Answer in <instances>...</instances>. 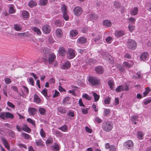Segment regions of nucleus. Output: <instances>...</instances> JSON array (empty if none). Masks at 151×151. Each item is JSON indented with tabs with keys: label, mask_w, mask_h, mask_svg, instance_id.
I'll list each match as a JSON object with an SVG mask.
<instances>
[{
	"label": "nucleus",
	"mask_w": 151,
	"mask_h": 151,
	"mask_svg": "<svg viewBox=\"0 0 151 151\" xmlns=\"http://www.w3.org/2000/svg\"><path fill=\"white\" fill-rule=\"evenodd\" d=\"M52 147L53 149L56 151L58 150H59V146L56 144H55L54 145L52 146Z\"/></svg>",
	"instance_id": "774afa93"
},
{
	"label": "nucleus",
	"mask_w": 151,
	"mask_h": 151,
	"mask_svg": "<svg viewBox=\"0 0 151 151\" xmlns=\"http://www.w3.org/2000/svg\"><path fill=\"white\" fill-rule=\"evenodd\" d=\"M92 36L93 37H95V38L93 39V40L94 41H96L100 40L101 38V34L100 32L98 31L94 32L92 34Z\"/></svg>",
	"instance_id": "423d86ee"
},
{
	"label": "nucleus",
	"mask_w": 151,
	"mask_h": 151,
	"mask_svg": "<svg viewBox=\"0 0 151 151\" xmlns=\"http://www.w3.org/2000/svg\"><path fill=\"white\" fill-rule=\"evenodd\" d=\"M111 99V98L109 96L106 97L104 101V104H109L110 102Z\"/></svg>",
	"instance_id": "e433bc0d"
},
{
	"label": "nucleus",
	"mask_w": 151,
	"mask_h": 151,
	"mask_svg": "<svg viewBox=\"0 0 151 151\" xmlns=\"http://www.w3.org/2000/svg\"><path fill=\"white\" fill-rule=\"evenodd\" d=\"M2 140L5 147L9 145L7 140L5 139L4 138H2Z\"/></svg>",
	"instance_id": "69168bd1"
},
{
	"label": "nucleus",
	"mask_w": 151,
	"mask_h": 151,
	"mask_svg": "<svg viewBox=\"0 0 151 151\" xmlns=\"http://www.w3.org/2000/svg\"><path fill=\"white\" fill-rule=\"evenodd\" d=\"M145 91L143 92V96H145L150 91V89L149 87L146 88L145 89Z\"/></svg>",
	"instance_id": "de8ad7c7"
},
{
	"label": "nucleus",
	"mask_w": 151,
	"mask_h": 151,
	"mask_svg": "<svg viewBox=\"0 0 151 151\" xmlns=\"http://www.w3.org/2000/svg\"><path fill=\"white\" fill-rule=\"evenodd\" d=\"M56 35L57 37H61L63 36V33L62 30L59 29H57L56 30Z\"/></svg>",
	"instance_id": "412c9836"
},
{
	"label": "nucleus",
	"mask_w": 151,
	"mask_h": 151,
	"mask_svg": "<svg viewBox=\"0 0 151 151\" xmlns=\"http://www.w3.org/2000/svg\"><path fill=\"white\" fill-rule=\"evenodd\" d=\"M22 87L23 88L24 93L26 94H28L29 91L27 87L24 86H23Z\"/></svg>",
	"instance_id": "a18cd8bd"
},
{
	"label": "nucleus",
	"mask_w": 151,
	"mask_h": 151,
	"mask_svg": "<svg viewBox=\"0 0 151 151\" xmlns=\"http://www.w3.org/2000/svg\"><path fill=\"white\" fill-rule=\"evenodd\" d=\"M132 64L130 65L129 63H128L127 62H124L123 63V66H125L128 67V68L131 67L132 66Z\"/></svg>",
	"instance_id": "0e129e2a"
},
{
	"label": "nucleus",
	"mask_w": 151,
	"mask_h": 151,
	"mask_svg": "<svg viewBox=\"0 0 151 151\" xmlns=\"http://www.w3.org/2000/svg\"><path fill=\"white\" fill-rule=\"evenodd\" d=\"M9 12L10 14H14L15 13V11L14 9L13 5H10V7L9 9Z\"/></svg>",
	"instance_id": "c9c22d12"
},
{
	"label": "nucleus",
	"mask_w": 151,
	"mask_h": 151,
	"mask_svg": "<svg viewBox=\"0 0 151 151\" xmlns=\"http://www.w3.org/2000/svg\"><path fill=\"white\" fill-rule=\"evenodd\" d=\"M22 135L23 137L26 139H29L30 138V136L26 133H22Z\"/></svg>",
	"instance_id": "8fccbe9b"
},
{
	"label": "nucleus",
	"mask_w": 151,
	"mask_h": 151,
	"mask_svg": "<svg viewBox=\"0 0 151 151\" xmlns=\"http://www.w3.org/2000/svg\"><path fill=\"white\" fill-rule=\"evenodd\" d=\"M138 8L137 7H135L131 11L130 14L132 16L136 15L138 13Z\"/></svg>",
	"instance_id": "aec40b11"
},
{
	"label": "nucleus",
	"mask_w": 151,
	"mask_h": 151,
	"mask_svg": "<svg viewBox=\"0 0 151 151\" xmlns=\"http://www.w3.org/2000/svg\"><path fill=\"white\" fill-rule=\"evenodd\" d=\"M143 134L141 131H138L137 132L138 138L140 139H142L143 138Z\"/></svg>",
	"instance_id": "6e6d98bb"
},
{
	"label": "nucleus",
	"mask_w": 151,
	"mask_h": 151,
	"mask_svg": "<svg viewBox=\"0 0 151 151\" xmlns=\"http://www.w3.org/2000/svg\"><path fill=\"white\" fill-rule=\"evenodd\" d=\"M95 62L96 60H95L91 58L88 60V63L91 65H93L94 63Z\"/></svg>",
	"instance_id": "603ef678"
},
{
	"label": "nucleus",
	"mask_w": 151,
	"mask_h": 151,
	"mask_svg": "<svg viewBox=\"0 0 151 151\" xmlns=\"http://www.w3.org/2000/svg\"><path fill=\"white\" fill-rule=\"evenodd\" d=\"M94 122H96L98 123H101L102 122V120L99 119L98 116H96L94 120Z\"/></svg>",
	"instance_id": "680f3d73"
},
{
	"label": "nucleus",
	"mask_w": 151,
	"mask_h": 151,
	"mask_svg": "<svg viewBox=\"0 0 151 151\" xmlns=\"http://www.w3.org/2000/svg\"><path fill=\"white\" fill-rule=\"evenodd\" d=\"M27 81L29 84L33 86L34 85V80L33 78L32 77L28 78Z\"/></svg>",
	"instance_id": "ea45409f"
},
{
	"label": "nucleus",
	"mask_w": 151,
	"mask_h": 151,
	"mask_svg": "<svg viewBox=\"0 0 151 151\" xmlns=\"http://www.w3.org/2000/svg\"><path fill=\"white\" fill-rule=\"evenodd\" d=\"M34 101L35 103L38 104L41 102V100L40 98L36 94H35L34 96Z\"/></svg>",
	"instance_id": "bb28decb"
},
{
	"label": "nucleus",
	"mask_w": 151,
	"mask_h": 151,
	"mask_svg": "<svg viewBox=\"0 0 151 151\" xmlns=\"http://www.w3.org/2000/svg\"><path fill=\"white\" fill-rule=\"evenodd\" d=\"M101 55H102L104 58L105 59L110 61V63L112 64L113 61L112 60V58L110 56L108 53L107 52H102L101 53Z\"/></svg>",
	"instance_id": "0eeeda50"
},
{
	"label": "nucleus",
	"mask_w": 151,
	"mask_h": 151,
	"mask_svg": "<svg viewBox=\"0 0 151 151\" xmlns=\"http://www.w3.org/2000/svg\"><path fill=\"white\" fill-rule=\"evenodd\" d=\"M47 0H40V4L41 5L45 6L47 4Z\"/></svg>",
	"instance_id": "a19ab883"
},
{
	"label": "nucleus",
	"mask_w": 151,
	"mask_h": 151,
	"mask_svg": "<svg viewBox=\"0 0 151 151\" xmlns=\"http://www.w3.org/2000/svg\"><path fill=\"white\" fill-rule=\"evenodd\" d=\"M35 143L37 146H43V142L41 139L35 140Z\"/></svg>",
	"instance_id": "cd10ccee"
},
{
	"label": "nucleus",
	"mask_w": 151,
	"mask_h": 151,
	"mask_svg": "<svg viewBox=\"0 0 151 151\" xmlns=\"http://www.w3.org/2000/svg\"><path fill=\"white\" fill-rule=\"evenodd\" d=\"M102 24L104 26L109 27L111 26L112 23L109 20H105L103 21Z\"/></svg>",
	"instance_id": "f8f14e48"
},
{
	"label": "nucleus",
	"mask_w": 151,
	"mask_h": 151,
	"mask_svg": "<svg viewBox=\"0 0 151 151\" xmlns=\"http://www.w3.org/2000/svg\"><path fill=\"white\" fill-rule=\"evenodd\" d=\"M55 24L58 27H60L61 25V21L60 20H58L55 21Z\"/></svg>",
	"instance_id": "09e8293b"
},
{
	"label": "nucleus",
	"mask_w": 151,
	"mask_h": 151,
	"mask_svg": "<svg viewBox=\"0 0 151 151\" xmlns=\"http://www.w3.org/2000/svg\"><path fill=\"white\" fill-rule=\"evenodd\" d=\"M68 53L67 54V57L68 59L73 58L75 56L74 50L73 49L69 48L68 50Z\"/></svg>",
	"instance_id": "39448f33"
},
{
	"label": "nucleus",
	"mask_w": 151,
	"mask_h": 151,
	"mask_svg": "<svg viewBox=\"0 0 151 151\" xmlns=\"http://www.w3.org/2000/svg\"><path fill=\"white\" fill-rule=\"evenodd\" d=\"M124 145L126 148L131 149L134 146V143L131 140H128L124 143Z\"/></svg>",
	"instance_id": "6e6552de"
},
{
	"label": "nucleus",
	"mask_w": 151,
	"mask_h": 151,
	"mask_svg": "<svg viewBox=\"0 0 151 151\" xmlns=\"http://www.w3.org/2000/svg\"><path fill=\"white\" fill-rule=\"evenodd\" d=\"M58 129L63 132H66L68 129V127L67 125H65L58 128Z\"/></svg>",
	"instance_id": "58836bf2"
},
{
	"label": "nucleus",
	"mask_w": 151,
	"mask_h": 151,
	"mask_svg": "<svg viewBox=\"0 0 151 151\" xmlns=\"http://www.w3.org/2000/svg\"><path fill=\"white\" fill-rule=\"evenodd\" d=\"M27 121L29 123L32 124L33 125L35 126V121L32 120L30 118H28L27 119Z\"/></svg>",
	"instance_id": "052dcab7"
},
{
	"label": "nucleus",
	"mask_w": 151,
	"mask_h": 151,
	"mask_svg": "<svg viewBox=\"0 0 151 151\" xmlns=\"http://www.w3.org/2000/svg\"><path fill=\"white\" fill-rule=\"evenodd\" d=\"M22 130L28 133H30L31 131V129L27 125L25 124L22 125Z\"/></svg>",
	"instance_id": "2eb2a0df"
},
{
	"label": "nucleus",
	"mask_w": 151,
	"mask_h": 151,
	"mask_svg": "<svg viewBox=\"0 0 151 151\" xmlns=\"http://www.w3.org/2000/svg\"><path fill=\"white\" fill-rule=\"evenodd\" d=\"M40 134L41 136L43 138L45 137L46 136L45 133L42 129H41L40 131Z\"/></svg>",
	"instance_id": "49530a36"
},
{
	"label": "nucleus",
	"mask_w": 151,
	"mask_h": 151,
	"mask_svg": "<svg viewBox=\"0 0 151 151\" xmlns=\"http://www.w3.org/2000/svg\"><path fill=\"white\" fill-rule=\"evenodd\" d=\"M127 46L128 49L134 50L136 48V43L133 40L129 39L127 41Z\"/></svg>",
	"instance_id": "f03ea898"
},
{
	"label": "nucleus",
	"mask_w": 151,
	"mask_h": 151,
	"mask_svg": "<svg viewBox=\"0 0 151 151\" xmlns=\"http://www.w3.org/2000/svg\"><path fill=\"white\" fill-rule=\"evenodd\" d=\"M78 34V30L76 29H73L70 31V36L73 37L77 35Z\"/></svg>",
	"instance_id": "b1692460"
},
{
	"label": "nucleus",
	"mask_w": 151,
	"mask_h": 151,
	"mask_svg": "<svg viewBox=\"0 0 151 151\" xmlns=\"http://www.w3.org/2000/svg\"><path fill=\"white\" fill-rule=\"evenodd\" d=\"M95 70L97 73L101 74L104 72V69L102 67L99 66L96 68Z\"/></svg>",
	"instance_id": "dca6fc26"
},
{
	"label": "nucleus",
	"mask_w": 151,
	"mask_h": 151,
	"mask_svg": "<svg viewBox=\"0 0 151 151\" xmlns=\"http://www.w3.org/2000/svg\"><path fill=\"white\" fill-rule=\"evenodd\" d=\"M53 142V140L52 138L51 137L48 138L46 141V144L47 145L52 144Z\"/></svg>",
	"instance_id": "37998d69"
},
{
	"label": "nucleus",
	"mask_w": 151,
	"mask_h": 151,
	"mask_svg": "<svg viewBox=\"0 0 151 151\" xmlns=\"http://www.w3.org/2000/svg\"><path fill=\"white\" fill-rule=\"evenodd\" d=\"M61 11L63 14H64V13H66L67 12V9L66 6L65 4H64L61 7Z\"/></svg>",
	"instance_id": "79ce46f5"
},
{
	"label": "nucleus",
	"mask_w": 151,
	"mask_h": 151,
	"mask_svg": "<svg viewBox=\"0 0 151 151\" xmlns=\"http://www.w3.org/2000/svg\"><path fill=\"white\" fill-rule=\"evenodd\" d=\"M93 96L94 98V101H98L99 99V95L97 94L96 93L94 92H93Z\"/></svg>",
	"instance_id": "f704fd0d"
},
{
	"label": "nucleus",
	"mask_w": 151,
	"mask_h": 151,
	"mask_svg": "<svg viewBox=\"0 0 151 151\" xmlns=\"http://www.w3.org/2000/svg\"><path fill=\"white\" fill-rule=\"evenodd\" d=\"M56 58V56L53 53H51L49 54L48 57V62L50 64H52L54 63V66H56L57 64L56 61H55V59Z\"/></svg>",
	"instance_id": "20e7f679"
},
{
	"label": "nucleus",
	"mask_w": 151,
	"mask_h": 151,
	"mask_svg": "<svg viewBox=\"0 0 151 151\" xmlns=\"http://www.w3.org/2000/svg\"><path fill=\"white\" fill-rule=\"evenodd\" d=\"M110 111L109 109H104V116H106L108 115L110 113Z\"/></svg>",
	"instance_id": "3c124183"
},
{
	"label": "nucleus",
	"mask_w": 151,
	"mask_h": 151,
	"mask_svg": "<svg viewBox=\"0 0 151 151\" xmlns=\"http://www.w3.org/2000/svg\"><path fill=\"white\" fill-rule=\"evenodd\" d=\"M39 111L40 114L42 115H44L46 112V110L45 108L41 107L39 108Z\"/></svg>",
	"instance_id": "4c0bfd02"
},
{
	"label": "nucleus",
	"mask_w": 151,
	"mask_h": 151,
	"mask_svg": "<svg viewBox=\"0 0 151 151\" xmlns=\"http://www.w3.org/2000/svg\"><path fill=\"white\" fill-rule=\"evenodd\" d=\"M149 57L148 53L147 52L142 53L140 56V58L143 60H145Z\"/></svg>",
	"instance_id": "4468645a"
},
{
	"label": "nucleus",
	"mask_w": 151,
	"mask_h": 151,
	"mask_svg": "<svg viewBox=\"0 0 151 151\" xmlns=\"http://www.w3.org/2000/svg\"><path fill=\"white\" fill-rule=\"evenodd\" d=\"M42 29L45 34H48L50 32L51 28L49 25L46 24L42 27Z\"/></svg>",
	"instance_id": "9d476101"
},
{
	"label": "nucleus",
	"mask_w": 151,
	"mask_h": 151,
	"mask_svg": "<svg viewBox=\"0 0 151 151\" xmlns=\"http://www.w3.org/2000/svg\"><path fill=\"white\" fill-rule=\"evenodd\" d=\"M89 18L91 19L94 20L97 18V16L96 15L93 14H91L89 15Z\"/></svg>",
	"instance_id": "5fc2aeb1"
},
{
	"label": "nucleus",
	"mask_w": 151,
	"mask_h": 151,
	"mask_svg": "<svg viewBox=\"0 0 151 151\" xmlns=\"http://www.w3.org/2000/svg\"><path fill=\"white\" fill-rule=\"evenodd\" d=\"M47 90L46 88H45L41 92L45 96H47Z\"/></svg>",
	"instance_id": "4d7b16f0"
},
{
	"label": "nucleus",
	"mask_w": 151,
	"mask_h": 151,
	"mask_svg": "<svg viewBox=\"0 0 151 151\" xmlns=\"http://www.w3.org/2000/svg\"><path fill=\"white\" fill-rule=\"evenodd\" d=\"M5 117L7 118L13 119L14 118V115L9 112H5Z\"/></svg>",
	"instance_id": "c756f323"
},
{
	"label": "nucleus",
	"mask_w": 151,
	"mask_h": 151,
	"mask_svg": "<svg viewBox=\"0 0 151 151\" xmlns=\"http://www.w3.org/2000/svg\"><path fill=\"white\" fill-rule=\"evenodd\" d=\"M29 35V32H23L19 33L18 34V36L19 37H27Z\"/></svg>",
	"instance_id": "a878e982"
},
{
	"label": "nucleus",
	"mask_w": 151,
	"mask_h": 151,
	"mask_svg": "<svg viewBox=\"0 0 151 151\" xmlns=\"http://www.w3.org/2000/svg\"><path fill=\"white\" fill-rule=\"evenodd\" d=\"M108 83L111 89L112 90H114V81L113 80H110L108 81Z\"/></svg>",
	"instance_id": "5701e85b"
},
{
	"label": "nucleus",
	"mask_w": 151,
	"mask_h": 151,
	"mask_svg": "<svg viewBox=\"0 0 151 151\" xmlns=\"http://www.w3.org/2000/svg\"><path fill=\"white\" fill-rule=\"evenodd\" d=\"M17 145L20 147L21 149H22L23 148L27 149V148L25 145L23 144L18 143L17 144Z\"/></svg>",
	"instance_id": "e2e57ef3"
},
{
	"label": "nucleus",
	"mask_w": 151,
	"mask_h": 151,
	"mask_svg": "<svg viewBox=\"0 0 151 151\" xmlns=\"http://www.w3.org/2000/svg\"><path fill=\"white\" fill-rule=\"evenodd\" d=\"M37 111V110L36 109L32 107H30L28 109L29 114L32 116L35 115Z\"/></svg>",
	"instance_id": "9b49d317"
},
{
	"label": "nucleus",
	"mask_w": 151,
	"mask_h": 151,
	"mask_svg": "<svg viewBox=\"0 0 151 151\" xmlns=\"http://www.w3.org/2000/svg\"><path fill=\"white\" fill-rule=\"evenodd\" d=\"M63 16L64 19L66 21H68L69 19V17L67 14V12L64 13L63 14Z\"/></svg>",
	"instance_id": "bf43d9fd"
},
{
	"label": "nucleus",
	"mask_w": 151,
	"mask_h": 151,
	"mask_svg": "<svg viewBox=\"0 0 151 151\" xmlns=\"http://www.w3.org/2000/svg\"><path fill=\"white\" fill-rule=\"evenodd\" d=\"M123 85H122L118 86L116 89V91L117 92L124 91Z\"/></svg>",
	"instance_id": "72a5a7b5"
},
{
	"label": "nucleus",
	"mask_w": 151,
	"mask_h": 151,
	"mask_svg": "<svg viewBox=\"0 0 151 151\" xmlns=\"http://www.w3.org/2000/svg\"><path fill=\"white\" fill-rule=\"evenodd\" d=\"M86 41V39L84 37H83L78 39L77 42L79 44H83L85 43Z\"/></svg>",
	"instance_id": "ddd939ff"
},
{
	"label": "nucleus",
	"mask_w": 151,
	"mask_h": 151,
	"mask_svg": "<svg viewBox=\"0 0 151 151\" xmlns=\"http://www.w3.org/2000/svg\"><path fill=\"white\" fill-rule=\"evenodd\" d=\"M151 101V99H145L143 101V103L145 105H146L150 103Z\"/></svg>",
	"instance_id": "338daca9"
},
{
	"label": "nucleus",
	"mask_w": 151,
	"mask_h": 151,
	"mask_svg": "<svg viewBox=\"0 0 151 151\" xmlns=\"http://www.w3.org/2000/svg\"><path fill=\"white\" fill-rule=\"evenodd\" d=\"M103 129L106 132H110L113 127V123L110 122H104L102 124Z\"/></svg>",
	"instance_id": "f257e3e1"
},
{
	"label": "nucleus",
	"mask_w": 151,
	"mask_h": 151,
	"mask_svg": "<svg viewBox=\"0 0 151 151\" xmlns=\"http://www.w3.org/2000/svg\"><path fill=\"white\" fill-rule=\"evenodd\" d=\"M83 98H84L85 99H86L88 100H90L91 99V98L90 96H89L87 94H84L82 96Z\"/></svg>",
	"instance_id": "864d4df0"
},
{
	"label": "nucleus",
	"mask_w": 151,
	"mask_h": 151,
	"mask_svg": "<svg viewBox=\"0 0 151 151\" xmlns=\"http://www.w3.org/2000/svg\"><path fill=\"white\" fill-rule=\"evenodd\" d=\"M22 15L24 18H27L29 16V14L27 11H24L22 12Z\"/></svg>",
	"instance_id": "c85d7f7f"
},
{
	"label": "nucleus",
	"mask_w": 151,
	"mask_h": 151,
	"mask_svg": "<svg viewBox=\"0 0 151 151\" xmlns=\"http://www.w3.org/2000/svg\"><path fill=\"white\" fill-rule=\"evenodd\" d=\"M83 10L79 6L75 7L74 9V13L75 15L77 16H80L82 13Z\"/></svg>",
	"instance_id": "1a4fd4ad"
},
{
	"label": "nucleus",
	"mask_w": 151,
	"mask_h": 151,
	"mask_svg": "<svg viewBox=\"0 0 151 151\" xmlns=\"http://www.w3.org/2000/svg\"><path fill=\"white\" fill-rule=\"evenodd\" d=\"M70 97L68 96L65 97L63 99V102L64 105L70 104L69 101Z\"/></svg>",
	"instance_id": "393cba45"
},
{
	"label": "nucleus",
	"mask_w": 151,
	"mask_h": 151,
	"mask_svg": "<svg viewBox=\"0 0 151 151\" xmlns=\"http://www.w3.org/2000/svg\"><path fill=\"white\" fill-rule=\"evenodd\" d=\"M112 39L113 38L109 36L106 39V40L107 43H111L112 42Z\"/></svg>",
	"instance_id": "13d9d810"
},
{
	"label": "nucleus",
	"mask_w": 151,
	"mask_h": 151,
	"mask_svg": "<svg viewBox=\"0 0 151 151\" xmlns=\"http://www.w3.org/2000/svg\"><path fill=\"white\" fill-rule=\"evenodd\" d=\"M88 81L90 84L92 86L97 85L100 83L99 81L97 78L92 76L89 77Z\"/></svg>",
	"instance_id": "7ed1b4c3"
},
{
	"label": "nucleus",
	"mask_w": 151,
	"mask_h": 151,
	"mask_svg": "<svg viewBox=\"0 0 151 151\" xmlns=\"http://www.w3.org/2000/svg\"><path fill=\"white\" fill-rule=\"evenodd\" d=\"M70 65V63L69 61H67L63 63L62 66V68L64 69H67L69 68Z\"/></svg>",
	"instance_id": "f3484780"
},
{
	"label": "nucleus",
	"mask_w": 151,
	"mask_h": 151,
	"mask_svg": "<svg viewBox=\"0 0 151 151\" xmlns=\"http://www.w3.org/2000/svg\"><path fill=\"white\" fill-rule=\"evenodd\" d=\"M57 110L58 111L62 114L65 113L67 112L65 108L61 106L58 107Z\"/></svg>",
	"instance_id": "a211bd4d"
},
{
	"label": "nucleus",
	"mask_w": 151,
	"mask_h": 151,
	"mask_svg": "<svg viewBox=\"0 0 151 151\" xmlns=\"http://www.w3.org/2000/svg\"><path fill=\"white\" fill-rule=\"evenodd\" d=\"M115 35L116 37H119L124 35V32L122 30H118L115 31Z\"/></svg>",
	"instance_id": "6ab92c4d"
},
{
	"label": "nucleus",
	"mask_w": 151,
	"mask_h": 151,
	"mask_svg": "<svg viewBox=\"0 0 151 151\" xmlns=\"http://www.w3.org/2000/svg\"><path fill=\"white\" fill-rule=\"evenodd\" d=\"M59 52L60 55L62 56H63L65 54V50L64 48L61 47L59 49Z\"/></svg>",
	"instance_id": "473e14b6"
},
{
	"label": "nucleus",
	"mask_w": 151,
	"mask_h": 151,
	"mask_svg": "<svg viewBox=\"0 0 151 151\" xmlns=\"http://www.w3.org/2000/svg\"><path fill=\"white\" fill-rule=\"evenodd\" d=\"M14 29L17 31H19L22 30L21 26L19 24H15L14 25Z\"/></svg>",
	"instance_id": "7c9ffc66"
},
{
	"label": "nucleus",
	"mask_w": 151,
	"mask_h": 151,
	"mask_svg": "<svg viewBox=\"0 0 151 151\" xmlns=\"http://www.w3.org/2000/svg\"><path fill=\"white\" fill-rule=\"evenodd\" d=\"M37 4V3L35 1L31 0L29 2L28 5L30 7L32 8L33 6H36Z\"/></svg>",
	"instance_id": "2f4dec72"
},
{
	"label": "nucleus",
	"mask_w": 151,
	"mask_h": 151,
	"mask_svg": "<svg viewBox=\"0 0 151 151\" xmlns=\"http://www.w3.org/2000/svg\"><path fill=\"white\" fill-rule=\"evenodd\" d=\"M8 133L11 137H13L15 136V134L14 132L11 130H8Z\"/></svg>",
	"instance_id": "c03bdc74"
},
{
	"label": "nucleus",
	"mask_w": 151,
	"mask_h": 151,
	"mask_svg": "<svg viewBox=\"0 0 151 151\" xmlns=\"http://www.w3.org/2000/svg\"><path fill=\"white\" fill-rule=\"evenodd\" d=\"M32 30H33L34 32L37 34L38 35H41V32L40 29L38 27H35L32 28Z\"/></svg>",
	"instance_id": "4be33fe9"
}]
</instances>
